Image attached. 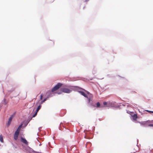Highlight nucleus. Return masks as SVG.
Instances as JSON below:
<instances>
[{"label": "nucleus", "instance_id": "f257e3e1", "mask_svg": "<svg viewBox=\"0 0 153 153\" xmlns=\"http://www.w3.org/2000/svg\"><path fill=\"white\" fill-rule=\"evenodd\" d=\"M62 84L60 83H58L52 89V92H54L55 91H56L58 89L60 88Z\"/></svg>", "mask_w": 153, "mask_h": 153}, {"label": "nucleus", "instance_id": "f03ea898", "mask_svg": "<svg viewBox=\"0 0 153 153\" xmlns=\"http://www.w3.org/2000/svg\"><path fill=\"white\" fill-rule=\"evenodd\" d=\"M61 90L62 92L67 93H70L71 91V90L69 89L65 88H62L61 89Z\"/></svg>", "mask_w": 153, "mask_h": 153}, {"label": "nucleus", "instance_id": "7ed1b4c3", "mask_svg": "<svg viewBox=\"0 0 153 153\" xmlns=\"http://www.w3.org/2000/svg\"><path fill=\"white\" fill-rule=\"evenodd\" d=\"M15 115V114H13L11 115V116H10V118L8 119V121L7 122V126H9V125H10L11 123V122L14 116Z\"/></svg>", "mask_w": 153, "mask_h": 153}, {"label": "nucleus", "instance_id": "20e7f679", "mask_svg": "<svg viewBox=\"0 0 153 153\" xmlns=\"http://www.w3.org/2000/svg\"><path fill=\"white\" fill-rule=\"evenodd\" d=\"M78 91L82 95L84 96V97L88 98L87 95L84 92L81 90H78Z\"/></svg>", "mask_w": 153, "mask_h": 153}, {"label": "nucleus", "instance_id": "39448f33", "mask_svg": "<svg viewBox=\"0 0 153 153\" xmlns=\"http://www.w3.org/2000/svg\"><path fill=\"white\" fill-rule=\"evenodd\" d=\"M19 133L15 131L14 135V139L15 140H16L18 138Z\"/></svg>", "mask_w": 153, "mask_h": 153}, {"label": "nucleus", "instance_id": "423d86ee", "mask_svg": "<svg viewBox=\"0 0 153 153\" xmlns=\"http://www.w3.org/2000/svg\"><path fill=\"white\" fill-rule=\"evenodd\" d=\"M21 141L23 143L25 144L26 145L28 144V142L24 138L22 137H21Z\"/></svg>", "mask_w": 153, "mask_h": 153}, {"label": "nucleus", "instance_id": "0eeeda50", "mask_svg": "<svg viewBox=\"0 0 153 153\" xmlns=\"http://www.w3.org/2000/svg\"><path fill=\"white\" fill-rule=\"evenodd\" d=\"M132 117H133V119L134 120H136L137 118V117L136 114H134Z\"/></svg>", "mask_w": 153, "mask_h": 153}, {"label": "nucleus", "instance_id": "6e6552de", "mask_svg": "<svg viewBox=\"0 0 153 153\" xmlns=\"http://www.w3.org/2000/svg\"><path fill=\"white\" fill-rule=\"evenodd\" d=\"M22 127V124H21L19 126V127H18V128L17 129L16 131V132L17 131V132L19 133L20 129H21V128Z\"/></svg>", "mask_w": 153, "mask_h": 153}, {"label": "nucleus", "instance_id": "1a4fd4ad", "mask_svg": "<svg viewBox=\"0 0 153 153\" xmlns=\"http://www.w3.org/2000/svg\"><path fill=\"white\" fill-rule=\"evenodd\" d=\"M96 107L97 108H99L100 107H103V106H101L100 103L99 102H97V103Z\"/></svg>", "mask_w": 153, "mask_h": 153}, {"label": "nucleus", "instance_id": "9d476101", "mask_svg": "<svg viewBox=\"0 0 153 153\" xmlns=\"http://www.w3.org/2000/svg\"><path fill=\"white\" fill-rule=\"evenodd\" d=\"M0 141L2 143L4 142L3 137L2 135H0Z\"/></svg>", "mask_w": 153, "mask_h": 153}, {"label": "nucleus", "instance_id": "9b49d317", "mask_svg": "<svg viewBox=\"0 0 153 153\" xmlns=\"http://www.w3.org/2000/svg\"><path fill=\"white\" fill-rule=\"evenodd\" d=\"M127 113L131 115L132 116L134 114V112H131L130 111H127Z\"/></svg>", "mask_w": 153, "mask_h": 153}, {"label": "nucleus", "instance_id": "f8f14e48", "mask_svg": "<svg viewBox=\"0 0 153 153\" xmlns=\"http://www.w3.org/2000/svg\"><path fill=\"white\" fill-rule=\"evenodd\" d=\"M41 105H39L38 107H37V108L36 110V111H37V112H38V111L40 110V109L41 108Z\"/></svg>", "mask_w": 153, "mask_h": 153}, {"label": "nucleus", "instance_id": "ddd939ff", "mask_svg": "<svg viewBox=\"0 0 153 153\" xmlns=\"http://www.w3.org/2000/svg\"><path fill=\"white\" fill-rule=\"evenodd\" d=\"M37 112H37V111H36L35 114L33 116V117H35L36 115Z\"/></svg>", "mask_w": 153, "mask_h": 153}, {"label": "nucleus", "instance_id": "4468645a", "mask_svg": "<svg viewBox=\"0 0 153 153\" xmlns=\"http://www.w3.org/2000/svg\"><path fill=\"white\" fill-rule=\"evenodd\" d=\"M47 100V98H45L41 102V103H42L43 102H45L46 100Z\"/></svg>", "mask_w": 153, "mask_h": 153}, {"label": "nucleus", "instance_id": "2eb2a0df", "mask_svg": "<svg viewBox=\"0 0 153 153\" xmlns=\"http://www.w3.org/2000/svg\"><path fill=\"white\" fill-rule=\"evenodd\" d=\"M43 95L42 94H41V95L40 98V100H42V98H43Z\"/></svg>", "mask_w": 153, "mask_h": 153}, {"label": "nucleus", "instance_id": "dca6fc26", "mask_svg": "<svg viewBox=\"0 0 153 153\" xmlns=\"http://www.w3.org/2000/svg\"><path fill=\"white\" fill-rule=\"evenodd\" d=\"M147 111L150 114L153 113V111H148V110Z\"/></svg>", "mask_w": 153, "mask_h": 153}, {"label": "nucleus", "instance_id": "f3484780", "mask_svg": "<svg viewBox=\"0 0 153 153\" xmlns=\"http://www.w3.org/2000/svg\"><path fill=\"white\" fill-rule=\"evenodd\" d=\"M103 104L104 105H105L107 104V103L106 102H103Z\"/></svg>", "mask_w": 153, "mask_h": 153}, {"label": "nucleus", "instance_id": "a211bd4d", "mask_svg": "<svg viewBox=\"0 0 153 153\" xmlns=\"http://www.w3.org/2000/svg\"><path fill=\"white\" fill-rule=\"evenodd\" d=\"M148 126H153V124H149V125Z\"/></svg>", "mask_w": 153, "mask_h": 153}, {"label": "nucleus", "instance_id": "6ab92c4d", "mask_svg": "<svg viewBox=\"0 0 153 153\" xmlns=\"http://www.w3.org/2000/svg\"><path fill=\"white\" fill-rule=\"evenodd\" d=\"M86 92H87V93L88 94H89V92H88V91H85Z\"/></svg>", "mask_w": 153, "mask_h": 153}, {"label": "nucleus", "instance_id": "aec40b11", "mask_svg": "<svg viewBox=\"0 0 153 153\" xmlns=\"http://www.w3.org/2000/svg\"><path fill=\"white\" fill-rule=\"evenodd\" d=\"M133 153H136L135 152H134Z\"/></svg>", "mask_w": 153, "mask_h": 153}]
</instances>
